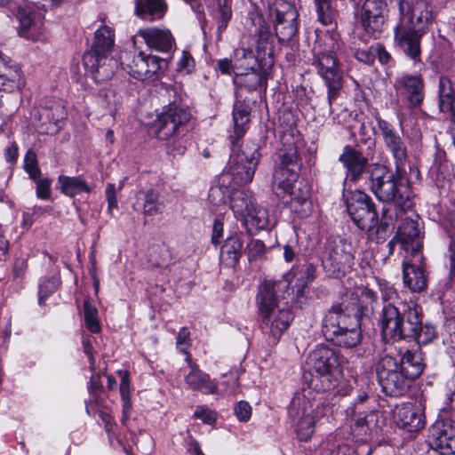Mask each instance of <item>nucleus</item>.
<instances>
[{
  "instance_id": "4",
  "label": "nucleus",
  "mask_w": 455,
  "mask_h": 455,
  "mask_svg": "<svg viewBox=\"0 0 455 455\" xmlns=\"http://www.w3.org/2000/svg\"><path fill=\"white\" fill-rule=\"evenodd\" d=\"M308 375H304L307 390L328 392L338 387L342 370L338 354L332 348L320 345L311 351L307 359Z\"/></svg>"
},
{
  "instance_id": "38",
  "label": "nucleus",
  "mask_w": 455,
  "mask_h": 455,
  "mask_svg": "<svg viewBox=\"0 0 455 455\" xmlns=\"http://www.w3.org/2000/svg\"><path fill=\"white\" fill-rule=\"evenodd\" d=\"M58 183L61 193L69 197H73L83 192H91V188L86 181L79 177L60 175L58 178Z\"/></svg>"
},
{
  "instance_id": "60",
  "label": "nucleus",
  "mask_w": 455,
  "mask_h": 455,
  "mask_svg": "<svg viewBox=\"0 0 455 455\" xmlns=\"http://www.w3.org/2000/svg\"><path fill=\"white\" fill-rule=\"evenodd\" d=\"M382 299L384 301V305L393 304L399 306L401 302L397 301L398 295L395 288L391 286H385L381 289Z\"/></svg>"
},
{
  "instance_id": "8",
  "label": "nucleus",
  "mask_w": 455,
  "mask_h": 455,
  "mask_svg": "<svg viewBox=\"0 0 455 455\" xmlns=\"http://www.w3.org/2000/svg\"><path fill=\"white\" fill-rule=\"evenodd\" d=\"M230 204L233 212L243 218L250 234L267 229L271 225L267 210L259 205L251 193L241 191L234 194Z\"/></svg>"
},
{
  "instance_id": "64",
  "label": "nucleus",
  "mask_w": 455,
  "mask_h": 455,
  "mask_svg": "<svg viewBox=\"0 0 455 455\" xmlns=\"http://www.w3.org/2000/svg\"><path fill=\"white\" fill-rule=\"evenodd\" d=\"M102 388V385L99 375H92L90 380V386L88 387L89 392L92 395H96L99 391Z\"/></svg>"
},
{
  "instance_id": "5",
  "label": "nucleus",
  "mask_w": 455,
  "mask_h": 455,
  "mask_svg": "<svg viewBox=\"0 0 455 455\" xmlns=\"http://www.w3.org/2000/svg\"><path fill=\"white\" fill-rule=\"evenodd\" d=\"M371 191L383 203L394 204L401 212L411 208V191L400 178V174L393 173L386 165L373 164L369 169Z\"/></svg>"
},
{
  "instance_id": "44",
  "label": "nucleus",
  "mask_w": 455,
  "mask_h": 455,
  "mask_svg": "<svg viewBox=\"0 0 455 455\" xmlns=\"http://www.w3.org/2000/svg\"><path fill=\"white\" fill-rule=\"evenodd\" d=\"M317 20L324 26L331 25L336 18V12L331 7V0H315Z\"/></svg>"
},
{
  "instance_id": "48",
  "label": "nucleus",
  "mask_w": 455,
  "mask_h": 455,
  "mask_svg": "<svg viewBox=\"0 0 455 455\" xmlns=\"http://www.w3.org/2000/svg\"><path fill=\"white\" fill-rule=\"evenodd\" d=\"M371 447L367 444H359L355 449L343 444L331 450L330 455H371Z\"/></svg>"
},
{
  "instance_id": "25",
  "label": "nucleus",
  "mask_w": 455,
  "mask_h": 455,
  "mask_svg": "<svg viewBox=\"0 0 455 455\" xmlns=\"http://www.w3.org/2000/svg\"><path fill=\"white\" fill-rule=\"evenodd\" d=\"M23 84L20 68L0 52V92H12Z\"/></svg>"
},
{
  "instance_id": "45",
  "label": "nucleus",
  "mask_w": 455,
  "mask_h": 455,
  "mask_svg": "<svg viewBox=\"0 0 455 455\" xmlns=\"http://www.w3.org/2000/svg\"><path fill=\"white\" fill-rule=\"evenodd\" d=\"M84 315L86 328L92 333L100 332V324L98 320V309L89 299L84 301Z\"/></svg>"
},
{
  "instance_id": "23",
  "label": "nucleus",
  "mask_w": 455,
  "mask_h": 455,
  "mask_svg": "<svg viewBox=\"0 0 455 455\" xmlns=\"http://www.w3.org/2000/svg\"><path fill=\"white\" fill-rule=\"evenodd\" d=\"M403 248L412 257H418L422 247V235L417 220L406 218L397 231Z\"/></svg>"
},
{
  "instance_id": "22",
  "label": "nucleus",
  "mask_w": 455,
  "mask_h": 455,
  "mask_svg": "<svg viewBox=\"0 0 455 455\" xmlns=\"http://www.w3.org/2000/svg\"><path fill=\"white\" fill-rule=\"evenodd\" d=\"M136 36L143 39L145 44L153 50L161 52H171L175 47V40L171 31L166 28H140Z\"/></svg>"
},
{
  "instance_id": "54",
  "label": "nucleus",
  "mask_w": 455,
  "mask_h": 455,
  "mask_svg": "<svg viewBox=\"0 0 455 455\" xmlns=\"http://www.w3.org/2000/svg\"><path fill=\"white\" fill-rule=\"evenodd\" d=\"M378 419L379 414L375 412H371L363 418H359L355 423L354 430L361 428L363 433L367 435L368 431L371 432L373 429L372 423L377 421Z\"/></svg>"
},
{
  "instance_id": "53",
  "label": "nucleus",
  "mask_w": 455,
  "mask_h": 455,
  "mask_svg": "<svg viewBox=\"0 0 455 455\" xmlns=\"http://www.w3.org/2000/svg\"><path fill=\"white\" fill-rule=\"evenodd\" d=\"M250 261L261 257L266 251V246L261 240H251L246 247Z\"/></svg>"
},
{
  "instance_id": "11",
  "label": "nucleus",
  "mask_w": 455,
  "mask_h": 455,
  "mask_svg": "<svg viewBox=\"0 0 455 455\" xmlns=\"http://www.w3.org/2000/svg\"><path fill=\"white\" fill-rule=\"evenodd\" d=\"M259 156L255 144L247 145L244 150L230 156L227 174L231 177L235 185H245L252 180Z\"/></svg>"
},
{
  "instance_id": "28",
  "label": "nucleus",
  "mask_w": 455,
  "mask_h": 455,
  "mask_svg": "<svg viewBox=\"0 0 455 455\" xmlns=\"http://www.w3.org/2000/svg\"><path fill=\"white\" fill-rule=\"evenodd\" d=\"M349 328L345 327L344 331H338V329H334L331 325V332L323 335L328 341L332 344L343 347H355L362 339V332L360 323L354 321L351 324H348Z\"/></svg>"
},
{
  "instance_id": "57",
  "label": "nucleus",
  "mask_w": 455,
  "mask_h": 455,
  "mask_svg": "<svg viewBox=\"0 0 455 455\" xmlns=\"http://www.w3.org/2000/svg\"><path fill=\"white\" fill-rule=\"evenodd\" d=\"M52 180L45 178L36 180V196L40 199H48L51 196Z\"/></svg>"
},
{
  "instance_id": "46",
  "label": "nucleus",
  "mask_w": 455,
  "mask_h": 455,
  "mask_svg": "<svg viewBox=\"0 0 455 455\" xmlns=\"http://www.w3.org/2000/svg\"><path fill=\"white\" fill-rule=\"evenodd\" d=\"M232 10L229 0H217L216 20L219 33L223 32L231 20Z\"/></svg>"
},
{
  "instance_id": "29",
  "label": "nucleus",
  "mask_w": 455,
  "mask_h": 455,
  "mask_svg": "<svg viewBox=\"0 0 455 455\" xmlns=\"http://www.w3.org/2000/svg\"><path fill=\"white\" fill-rule=\"evenodd\" d=\"M20 23L19 34L26 38H33V31L39 28V14L34 7L26 4L19 6L15 13Z\"/></svg>"
},
{
  "instance_id": "34",
  "label": "nucleus",
  "mask_w": 455,
  "mask_h": 455,
  "mask_svg": "<svg viewBox=\"0 0 455 455\" xmlns=\"http://www.w3.org/2000/svg\"><path fill=\"white\" fill-rule=\"evenodd\" d=\"M411 380L401 369L400 371L390 375L379 382L382 391L390 396H401L407 392L411 387Z\"/></svg>"
},
{
  "instance_id": "61",
  "label": "nucleus",
  "mask_w": 455,
  "mask_h": 455,
  "mask_svg": "<svg viewBox=\"0 0 455 455\" xmlns=\"http://www.w3.org/2000/svg\"><path fill=\"white\" fill-rule=\"evenodd\" d=\"M106 198L108 201V211L111 212L113 209H116L117 207L116 188L115 184H107Z\"/></svg>"
},
{
  "instance_id": "42",
  "label": "nucleus",
  "mask_w": 455,
  "mask_h": 455,
  "mask_svg": "<svg viewBox=\"0 0 455 455\" xmlns=\"http://www.w3.org/2000/svg\"><path fill=\"white\" fill-rule=\"evenodd\" d=\"M256 50L259 57L272 53L273 36L267 25H259L257 32Z\"/></svg>"
},
{
  "instance_id": "35",
  "label": "nucleus",
  "mask_w": 455,
  "mask_h": 455,
  "mask_svg": "<svg viewBox=\"0 0 455 455\" xmlns=\"http://www.w3.org/2000/svg\"><path fill=\"white\" fill-rule=\"evenodd\" d=\"M95 57L96 62L93 63V67L84 65L85 69L92 74L97 83L110 79L115 74L116 61L109 59L108 54H98Z\"/></svg>"
},
{
  "instance_id": "58",
  "label": "nucleus",
  "mask_w": 455,
  "mask_h": 455,
  "mask_svg": "<svg viewBox=\"0 0 455 455\" xmlns=\"http://www.w3.org/2000/svg\"><path fill=\"white\" fill-rule=\"evenodd\" d=\"M194 417L200 419L204 423L212 425L216 421V414L203 406H199L194 412Z\"/></svg>"
},
{
  "instance_id": "20",
  "label": "nucleus",
  "mask_w": 455,
  "mask_h": 455,
  "mask_svg": "<svg viewBox=\"0 0 455 455\" xmlns=\"http://www.w3.org/2000/svg\"><path fill=\"white\" fill-rule=\"evenodd\" d=\"M396 425L408 432H417L424 427L422 410L411 403L396 405L393 411Z\"/></svg>"
},
{
  "instance_id": "17",
  "label": "nucleus",
  "mask_w": 455,
  "mask_h": 455,
  "mask_svg": "<svg viewBox=\"0 0 455 455\" xmlns=\"http://www.w3.org/2000/svg\"><path fill=\"white\" fill-rule=\"evenodd\" d=\"M322 263L323 268L332 275L336 277L344 275L354 264L351 243L345 240H339L328 251L327 256L323 259Z\"/></svg>"
},
{
  "instance_id": "6",
  "label": "nucleus",
  "mask_w": 455,
  "mask_h": 455,
  "mask_svg": "<svg viewBox=\"0 0 455 455\" xmlns=\"http://www.w3.org/2000/svg\"><path fill=\"white\" fill-rule=\"evenodd\" d=\"M314 51L312 65L327 88L329 113L334 115L333 103L341 94L345 83L344 73L334 52Z\"/></svg>"
},
{
  "instance_id": "32",
  "label": "nucleus",
  "mask_w": 455,
  "mask_h": 455,
  "mask_svg": "<svg viewBox=\"0 0 455 455\" xmlns=\"http://www.w3.org/2000/svg\"><path fill=\"white\" fill-rule=\"evenodd\" d=\"M397 83L403 87L411 108L419 107L424 100V84L419 76H404L397 79Z\"/></svg>"
},
{
  "instance_id": "19",
  "label": "nucleus",
  "mask_w": 455,
  "mask_h": 455,
  "mask_svg": "<svg viewBox=\"0 0 455 455\" xmlns=\"http://www.w3.org/2000/svg\"><path fill=\"white\" fill-rule=\"evenodd\" d=\"M387 4L383 0H365L362 8V24L371 36L379 33L385 23Z\"/></svg>"
},
{
  "instance_id": "31",
  "label": "nucleus",
  "mask_w": 455,
  "mask_h": 455,
  "mask_svg": "<svg viewBox=\"0 0 455 455\" xmlns=\"http://www.w3.org/2000/svg\"><path fill=\"white\" fill-rule=\"evenodd\" d=\"M438 103L443 113L455 117V83L448 76H440L438 84Z\"/></svg>"
},
{
  "instance_id": "24",
  "label": "nucleus",
  "mask_w": 455,
  "mask_h": 455,
  "mask_svg": "<svg viewBox=\"0 0 455 455\" xmlns=\"http://www.w3.org/2000/svg\"><path fill=\"white\" fill-rule=\"evenodd\" d=\"M339 160L347 169V176L352 181L360 180L366 171L369 172L370 166L371 165L368 164V159L361 152L351 146L344 148Z\"/></svg>"
},
{
  "instance_id": "52",
  "label": "nucleus",
  "mask_w": 455,
  "mask_h": 455,
  "mask_svg": "<svg viewBox=\"0 0 455 455\" xmlns=\"http://www.w3.org/2000/svg\"><path fill=\"white\" fill-rule=\"evenodd\" d=\"M196 67V62L188 51H183L177 62V71L181 74H191Z\"/></svg>"
},
{
  "instance_id": "10",
  "label": "nucleus",
  "mask_w": 455,
  "mask_h": 455,
  "mask_svg": "<svg viewBox=\"0 0 455 455\" xmlns=\"http://www.w3.org/2000/svg\"><path fill=\"white\" fill-rule=\"evenodd\" d=\"M191 118L190 112L176 104H170L154 122L156 134L159 140H166L182 136Z\"/></svg>"
},
{
  "instance_id": "33",
  "label": "nucleus",
  "mask_w": 455,
  "mask_h": 455,
  "mask_svg": "<svg viewBox=\"0 0 455 455\" xmlns=\"http://www.w3.org/2000/svg\"><path fill=\"white\" fill-rule=\"evenodd\" d=\"M166 10L167 5L164 0H136L137 16L148 21L162 19Z\"/></svg>"
},
{
  "instance_id": "62",
  "label": "nucleus",
  "mask_w": 455,
  "mask_h": 455,
  "mask_svg": "<svg viewBox=\"0 0 455 455\" xmlns=\"http://www.w3.org/2000/svg\"><path fill=\"white\" fill-rule=\"evenodd\" d=\"M172 139L173 140L170 145V148L173 152V155H183L186 151L187 147L184 141L182 140L181 136L174 137Z\"/></svg>"
},
{
  "instance_id": "26",
  "label": "nucleus",
  "mask_w": 455,
  "mask_h": 455,
  "mask_svg": "<svg viewBox=\"0 0 455 455\" xmlns=\"http://www.w3.org/2000/svg\"><path fill=\"white\" fill-rule=\"evenodd\" d=\"M185 360L190 368L189 372L184 378L188 387L192 390L200 391L204 394L216 393V384L207 373L201 371L198 365L193 362L191 355H188Z\"/></svg>"
},
{
  "instance_id": "1",
  "label": "nucleus",
  "mask_w": 455,
  "mask_h": 455,
  "mask_svg": "<svg viewBox=\"0 0 455 455\" xmlns=\"http://www.w3.org/2000/svg\"><path fill=\"white\" fill-rule=\"evenodd\" d=\"M399 22L395 28V41L414 61L420 59L422 36L434 22V12L427 0H396Z\"/></svg>"
},
{
  "instance_id": "63",
  "label": "nucleus",
  "mask_w": 455,
  "mask_h": 455,
  "mask_svg": "<svg viewBox=\"0 0 455 455\" xmlns=\"http://www.w3.org/2000/svg\"><path fill=\"white\" fill-rule=\"evenodd\" d=\"M449 259L451 280L455 282V241H451L450 243Z\"/></svg>"
},
{
  "instance_id": "18",
  "label": "nucleus",
  "mask_w": 455,
  "mask_h": 455,
  "mask_svg": "<svg viewBox=\"0 0 455 455\" xmlns=\"http://www.w3.org/2000/svg\"><path fill=\"white\" fill-rule=\"evenodd\" d=\"M166 61L164 59L140 52L126 66L128 73L135 79L146 80L156 76Z\"/></svg>"
},
{
  "instance_id": "49",
  "label": "nucleus",
  "mask_w": 455,
  "mask_h": 455,
  "mask_svg": "<svg viewBox=\"0 0 455 455\" xmlns=\"http://www.w3.org/2000/svg\"><path fill=\"white\" fill-rule=\"evenodd\" d=\"M59 281L57 278H48L39 285L38 302L43 305L44 300L52 294L58 288Z\"/></svg>"
},
{
  "instance_id": "59",
  "label": "nucleus",
  "mask_w": 455,
  "mask_h": 455,
  "mask_svg": "<svg viewBox=\"0 0 455 455\" xmlns=\"http://www.w3.org/2000/svg\"><path fill=\"white\" fill-rule=\"evenodd\" d=\"M376 49H356L355 57L359 61L365 64H371L375 60Z\"/></svg>"
},
{
  "instance_id": "27",
  "label": "nucleus",
  "mask_w": 455,
  "mask_h": 455,
  "mask_svg": "<svg viewBox=\"0 0 455 455\" xmlns=\"http://www.w3.org/2000/svg\"><path fill=\"white\" fill-rule=\"evenodd\" d=\"M414 261L403 263V283L412 291H420L427 287V275L424 265L422 264V255L413 257Z\"/></svg>"
},
{
  "instance_id": "13",
  "label": "nucleus",
  "mask_w": 455,
  "mask_h": 455,
  "mask_svg": "<svg viewBox=\"0 0 455 455\" xmlns=\"http://www.w3.org/2000/svg\"><path fill=\"white\" fill-rule=\"evenodd\" d=\"M347 209L351 220L361 230L371 231L379 222L375 204L363 192L353 193L347 202Z\"/></svg>"
},
{
  "instance_id": "47",
  "label": "nucleus",
  "mask_w": 455,
  "mask_h": 455,
  "mask_svg": "<svg viewBox=\"0 0 455 455\" xmlns=\"http://www.w3.org/2000/svg\"><path fill=\"white\" fill-rule=\"evenodd\" d=\"M163 211V204L159 201V194L151 189L145 196L143 212L148 216H155Z\"/></svg>"
},
{
  "instance_id": "40",
  "label": "nucleus",
  "mask_w": 455,
  "mask_h": 455,
  "mask_svg": "<svg viewBox=\"0 0 455 455\" xmlns=\"http://www.w3.org/2000/svg\"><path fill=\"white\" fill-rule=\"evenodd\" d=\"M401 363L399 358L392 356L388 354H382L379 355L376 363V374L378 382L385 379L390 375L400 371Z\"/></svg>"
},
{
  "instance_id": "3",
  "label": "nucleus",
  "mask_w": 455,
  "mask_h": 455,
  "mask_svg": "<svg viewBox=\"0 0 455 455\" xmlns=\"http://www.w3.org/2000/svg\"><path fill=\"white\" fill-rule=\"evenodd\" d=\"M288 279L278 281H265L260 286L258 294L261 329L265 334L269 335V343L275 345L280 337L290 326L292 314L287 307H280L279 299L281 291L289 290Z\"/></svg>"
},
{
  "instance_id": "55",
  "label": "nucleus",
  "mask_w": 455,
  "mask_h": 455,
  "mask_svg": "<svg viewBox=\"0 0 455 455\" xmlns=\"http://www.w3.org/2000/svg\"><path fill=\"white\" fill-rule=\"evenodd\" d=\"M177 347L178 349L186 355H190L188 353V347H190V339H189V331L187 328L183 327L180 330L177 336Z\"/></svg>"
},
{
  "instance_id": "7",
  "label": "nucleus",
  "mask_w": 455,
  "mask_h": 455,
  "mask_svg": "<svg viewBox=\"0 0 455 455\" xmlns=\"http://www.w3.org/2000/svg\"><path fill=\"white\" fill-rule=\"evenodd\" d=\"M276 165L273 174L274 189L291 192L300 169L298 148L291 138H285L283 148L276 154Z\"/></svg>"
},
{
  "instance_id": "51",
  "label": "nucleus",
  "mask_w": 455,
  "mask_h": 455,
  "mask_svg": "<svg viewBox=\"0 0 455 455\" xmlns=\"http://www.w3.org/2000/svg\"><path fill=\"white\" fill-rule=\"evenodd\" d=\"M24 169L30 179L36 180L40 178L41 171L37 165L36 156L34 152L28 151L24 159Z\"/></svg>"
},
{
  "instance_id": "56",
  "label": "nucleus",
  "mask_w": 455,
  "mask_h": 455,
  "mask_svg": "<svg viewBox=\"0 0 455 455\" xmlns=\"http://www.w3.org/2000/svg\"><path fill=\"white\" fill-rule=\"evenodd\" d=\"M235 413L240 421H248L251 416V407L249 403L240 401L235 407Z\"/></svg>"
},
{
  "instance_id": "50",
  "label": "nucleus",
  "mask_w": 455,
  "mask_h": 455,
  "mask_svg": "<svg viewBox=\"0 0 455 455\" xmlns=\"http://www.w3.org/2000/svg\"><path fill=\"white\" fill-rule=\"evenodd\" d=\"M316 267L312 263H307L303 266L301 276L297 279L299 291H302L315 278Z\"/></svg>"
},
{
  "instance_id": "39",
  "label": "nucleus",
  "mask_w": 455,
  "mask_h": 455,
  "mask_svg": "<svg viewBox=\"0 0 455 455\" xmlns=\"http://www.w3.org/2000/svg\"><path fill=\"white\" fill-rule=\"evenodd\" d=\"M278 196L284 197L285 195L291 198V207L296 212L307 213V210L309 209V189L307 185H304L303 188H299V193H296L294 190V183L292 184L291 192H284L283 190L275 189Z\"/></svg>"
},
{
  "instance_id": "37",
  "label": "nucleus",
  "mask_w": 455,
  "mask_h": 455,
  "mask_svg": "<svg viewBox=\"0 0 455 455\" xmlns=\"http://www.w3.org/2000/svg\"><path fill=\"white\" fill-rule=\"evenodd\" d=\"M242 248L243 242L238 235L228 237L221 247L220 259L229 267H235L242 256Z\"/></svg>"
},
{
  "instance_id": "15",
  "label": "nucleus",
  "mask_w": 455,
  "mask_h": 455,
  "mask_svg": "<svg viewBox=\"0 0 455 455\" xmlns=\"http://www.w3.org/2000/svg\"><path fill=\"white\" fill-rule=\"evenodd\" d=\"M378 128L383 139L386 148L391 153L395 161L397 174L404 172L408 160V150L403 136L387 121L376 116Z\"/></svg>"
},
{
  "instance_id": "16",
  "label": "nucleus",
  "mask_w": 455,
  "mask_h": 455,
  "mask_svg": "<svg viewBox=\"0 0 455 455\" xmlns=\"http://www.w3.org/2000/svg\"><path fill=\"white\" fill-rule=\"evenodd\" d=\"M429 445L442 455L455 452V422L450 419H437L429 428Z\"/></svg>"
},
{
  "instance_id": "12",
  "label": "nucleus",
  "mask_w": 455,
  "mask_h": 455,
  "mask_svg": "<svg viewBox=\"0 0 455 455\" xmlns=\"http://www.w3.org/2000/svg\"><path fill=\"white\" fill-rule=\"evenodd\" d=\"M311 391L303 389L292 398L288 413L297 424V433L300 441L307 442L314 433L315 419L312 416L313 402Z\"/></svg>"
},
{
  "instance_id": "41",
  "label": "nucleus",
  "mask_w": 455,
  "mask_h": 455,
  "mask_svg": "<svg viewBox=\"0 0 455 455\" xmlns=\"http://www.w3.org/2000/svg\"><path fill=\"white\" fill-rule=\"evenodd\" d=\"M118 374L121 376L120 381V395L123 401V416L122 423L125 425L130 417V411L132 409L131 398H130V375L128 371H119Z\"/></svg>"
},
{
  "instance_id": "43",
  "label": "nucleus",
  "mask_w": 455,
  "mask_h": 455,
  "mask_svg": "<svg viewBox=\"0 0 455 455\" xmlns=\"http://www.w3.org/2000/svg\"><path fill=\"white\" fill-rule=\"evenodd\" d=\"M266 77L260 74L251 71L250 73H236L235 84L240 87H248L249 90H256L258 87L266 85Z\"/></svg>"
},
{
  "instance_id": "2",
  "label": "nucleus",
  "mask_w": 455,
  "mask_h": 455,
  "mask_svg": "<svg viewBox=\"0 0 455 455\" xmlns=\"http://www.w3.org/2000/svg\"><path fill=\"white\" fill-rule=\"evenodd\" d=\"M379 322L385 338L412 339L419 345H426L435 337V328L430 324L423 325L419 310L409 303L384 305Z\"/></svg>"
},
{
  "instance_id": "30",
  "label": "nucleus",
  "mask_w": 455,
  "mask_h": 455,
  "mask_svg": "<svg viewBox=\"0 0 455 455\" xmlns=\"http://www.w3.org/2000/svg\"><path fill=\"white\" fill-rule=\"evenodd\" d=\"M401 369L411 382L423 372L425 362L420 348L407 350L400 358Z\"/></svg>"
},
{
  "instance_id": "21",
  "label": "nucleus",
  "mask_w": 455,
  "mask_h": 455,
  "mask_svg": "<svg viewBox=\"0 0 455 455\" xmlns=\"http://www.w3.org/2000/svg\"><path fill=\"white\" fill-rule=\"evenodd\" d=\"M115 44L114 30L107 26L102 25L94 33V40L91 49L84 54V65L93 67L96 62L98 54H109Z\"/></svg>"
},
{
  "instance_id": "9",
  "label": "nucleus",
  "mask_w": 455,
  "mask_h": 455,
  "mask_svg": "<svg viewBox=\"0 0 455 455\" xmlns=\"http://www.w3.org/2000/svg\"><path fill=\"white\" fill-rule=\"evenodd\" d=\"M367 308L363 307L357 296L351 295L342 299L339 304L334 305L325 315L322 331L323 335L331 332V325L338 331H344L345 327L349 328L354 321L360 323L361 317L365 314Z\"/></svg>"
},
{
  "instance_id": "36",
  "label": "nucleus",
  "mask_w": 455,
  "mask_h": 455,
  "mask_svg": "<svg viewBox=\"0 0 455 455\" xmlns=\"http://www.w3.org/2000/svg\"><path fill=\"white\" fill-rule=\"evenodd\" d=\"M250 121V109L243 102H236L233 109L234 134L229 136L232 145L242 138L247 130V124Z\"/></svg>"
},
{
  "instance_id": "14",
  "label": "nucleus",
  "mask_w": 455,
  "mask_h": 455,
  "mask_svg": "<svg viewBox=\"0 0 455 455\" xmlns=\"http://www.w3.org/2000/svg\"><path fill=\"white\" fill-rule=\"evenodd\" d=\"M274 16V28L279 42H290L298 32V12L294 5L286 0H275L271 9Z\"/></svg>"
}]
</instances>
